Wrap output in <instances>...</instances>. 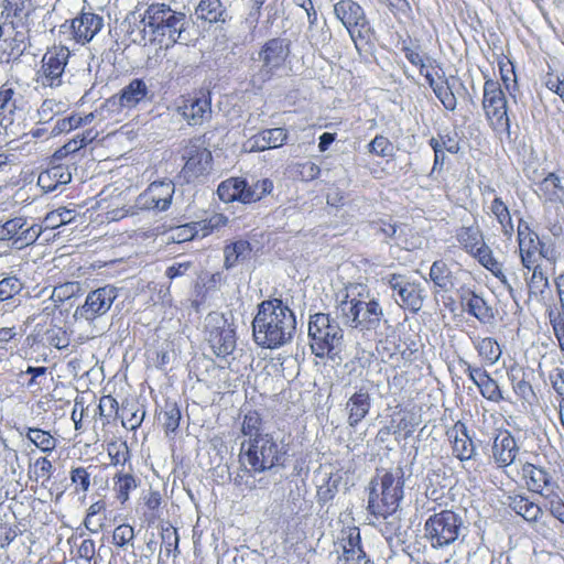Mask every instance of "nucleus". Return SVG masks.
Returning a JSON list of instances; mask_svg holds the SVG:
<instances>
[{
  "label": "nucleus",
  "instance_id": "59",
  "mask_svg": "<svg viewBox=\"0 0 564 564\" xmlns=\"http://www.w3.org/2000/svg\"><path fill=\"white\" fill-rule=\"evenodd\" d=\"M368 152L379 158H391L394 154L393 143L384 135L377 134L367 145Z\"/></svg>",
  "mask_w": 564,
  "mask_h": 564
},
{
  "label": "nucleus",
  "instance_id": "26",
  "mask_svg": "<svg viewBox=\"0 0 564 564\" xmlns=\"http://www.w3.org/2000/svg\"><path fill=\"white\" fill-rule=\"evenodd\" d=\"M213 154L206 148H196L186 160L182 174L187 183L205 180L213 170Z\"/></svg>",
  "mask_w": 564,
  "mask_h": 564
},
{
  "label": "nucleus",
  "instance_id": "19",
  "mask_svg": "<svg viewBox=\"0 0 564 564\" xmlns=\"http://www.w3.org/2000/svg\"><path fill=\"white\" fill-rule=\"evenodd\" d=\"M336 18L344 24L351 40L364 39V32L369 30V21L364 8L355 0H339L334 4Z\"/></svg>",
  "mask_w": 564,
  "mask_h": 564
},
{
  "label": "nucleus",
  "instance_id": "63",
  "mask_svg": "<svg viewBox=\"0 0 564 564\" xmlns=\"http://www.w3.org/2000/svg\"><path fill=\"white\" fill-rule=\"evenodd\" d=\"M53 463L45 456L37 457L31 465L29 473L34 475V479L48 480L53 475Z\"/></svg>",
  "mask_w": 564,
  "mask_h": 564
},
{
  "label": "nucleus",
  "instance_id": "58",
  "mask_svg": "<svg viewBox=\"0 0 564 564\" xmlns=\"http://www.w3.org/2000/svg\"><path fill=\"white\" fill-rule=\"evenodd\" d=\"M69 479L75 494H85L91 486L90 473L84 466L72 467Z\"/></svg>",
  "mask_w": 564,
  "mask_h": 564
},
{
  "label": "nucleus",
  "instance_id": "17",
  "mask_svg": "<svg viewBox=\"0 0 564 564\" xmlns=\"http://www.w3.org/2000/svg\"><path fill=\"white\" fill-rule=\"evenodd\" d=\"M336 546L338 547V564H376L367 554L361 539L360 529L356 525L340 530Z\"/></svg>",
  "mask_w": 564,
  "mask_h": 564
},
{
  "label": "nucleus",
  "instance_id": "36",
  "mask_svg": "<svg viewBox=\"0 0 564 564\" xmlns=\"http://www.w3.org/2000/svg\"><path fill=\"white\" fill-rule=\"evenodd\" d=\"M430 280L433 282L435 292H451L457 284V278L444 260H436L430 268Z\"/></svg>",
  "mask_w": 564,
  "mask_h": 564
},
{
  "label": "nucleus",
  "instance_id": "50",
  "mask_svg": "<svg viewBox=\"0 0 564 564\" xmlns=\"http://www.w3.org/2000/svg\"><path fill=\"white\" fill-rule=\"evenodd\" d=\"M94 113H88L86 116H80L79 113H72L68 117L58 119L53 127L51 134L59 135L62 133H68L79 127L88 124L93 121Z\"/></svg>",
  "mask_w": 564,
  "mask_h": 564
},
{
  "label": "nucleus",
  "instance_id": "15",
  "mask_svg": "<svg viewBox=\"0 0 564 564\" xmlns=\"http://www.w3.org/2000/svg\"><path fill=\"white\" fill-rule=\"evenodd\" d=\"M104 18L93 10L83 9L73 19L66 20L59 25V33L67 41L78 45L90 43L94 37L102 30Z\"/></svg>",
  "mask_w": 564,
  "mask_h": 564
},
{
  "label": "nucleus",
  "instance_id": "3",
  "mask_svg": "<svg viewBox=\"0 0 564 564\" xmlns=\"http://www.w3.org/2000/svg\"><path fill=\"white\" fill-rule=\"evenodd\" d=\"M517 242L525 285L530 294H543L549 288L547 265L554 267L557 261L555 246L541 240L523 219L518 223Z\"/></svg>",
  "mask_w": 564,
  "mask_h": 564
},
{
  "label": "nucleus",
  "instance_id": "55",
  "mask_svg": "<svg viewBox=\"0 0 564 564\" xmlns=\"http://www.w3.org/2000/svg\"><path fill=\"white\" fill-rule=\"evenodd\" d=\"M430 141H436L442 152L456 154L460 150V139L455 130L438 132L437 137L431 138Z\"/></svg>",
  "mask_w": 564,
  "mask_h": 564
},
{
  "label": "nucleus",
  "instance_id": "46",
  "mask_svg": "<svg viewBox=\"0 0 564 564\" xmlns=\"http://www.w3.org/2000/svg\"><path fill=\"white\" fill-rule=\"evenodd\" d=\"M196 14L199 19L209 22H226L227 12L220 0H200Z\"/></svg>",
  "mask_w": 564,
  "mask_h": 564
},
{
  "label": "nucleus",
  "instance_id": "44",
  "mask_svg": "<svg viewBox=\"0 0 564 564\" xmlns=\"http://www.w3.org/2000/svg\"><path fill=\"white\" fill-rule=\"evenodd\" d=\"M508 378L514 394L522 401L531 403L535 399L532 384L524 378L522 369L513 366L508 371Z\"/></svg>",
  "mask_w": 564,
  "mask_h": 564
},
{
  "label": "nucleus",
  "instance_id": "5",
  "mask_svg": "<svg viewBox=\"0 0 564 564\" xmlns=\"http://www.w3.org/2000/svg\"><path fill=\"white\" fill-rule=\"evenodd\" d=\"M404 496V473L401 467L377 473L369 485L368 511L387 519L397 512Z\"/></svg>",
  "mask_w": 564,
  "mask_h": 564
},
{
  "label": "nucleus",
  "instance_id": "52",
  "mask_svg": "<svg viewBox=\"0 0 564 564\" xmlns=\"http://www.w3.org/2000/svg\"><path fill=\"white\" fill-rule=\"evenodd\" d=\"M72 546V554L75 560L90 562L96 554L95 541L90 538L72 536L68 539Z\"/></svg>",
  "mask_w": 564,
  "mask_h": 564
},
{
  "label": "nucleus",
  "instance_id": "60",
  "mask_svg": "<svg viewBox=\"0 0 564 564\" xmlns=\"http://www.w3.org/2000/svg\"><path fill=\"white\" fill-rule=\"evenodd\" d=\"M21 534L22 530L18 523L0 519V550H8Z\"/></svg>",
  "mask_w": 564,
  "mask_h": 564
},
{
  "label": "nucleus",
  "instance_id": "9",
  "mask_svg": "<svg viewBox=\"0 0 564 564\" xmlns=\"http://www.w3.org/2000/svg\"><path fill=\"white\" fill-rule=\"evenodd\" d=\"M484 79L481 106L485 118L495 133L509 137L511 120L506 89L488 75H484Z\"/></svg>",
  "mask_w": 564,
  "mask_h": 564
},
{
  "label": "nucleus",
  "instance_id": "49",
  "mask_svg": "<svg viewBox=\"0 0 564 564\" xmlns=\"http://www.w3.org/2000/svg\"><path fill=\"white\" fill-rule=\"evenodd\" d=\"M490 210L496 220L501 226L505 236L511 237L514 232V226L509 207L503 203L501 197H495L490 205Z\"/></svg>",
  "mask_w": 564,
  "mask_h": 564
},
{
  "label": "nucleus",
  "instance_id": "16",
  "mask_svg": "<svg viewBox=\"0 0 564 564\" xmlns=\"http://www.w3.org/2000/svg\"><path fill=\"white\" fill-rule=\"evenodd\" d=\"M176 110L189 126H202L212 116V95L204 88L181 95Z\"/></svg>",
  "mask_w": 564,
  "mask_h": 564
},
{
  "label": "nucleus",
  "instance_id": "34",
  "mask_svg": "<svg viewBox=\"0 0 564 564\" xmlns=\"http://www.w3.org/2000/svg\"><path fill=\"white\" fill-rule=\"evenodd\" d=\"M208 341L214 354L225 358L236 349V332L230 327H216L210 332Z\"/></svg>",
  "mask_w": 564,
  "mask_h": 564
},
{
  "label": "nucleus",
  "instance_id": "48",
  "mask_svg": "<svg viewBox=\"0 0 564 564\" xmlns=\"http://www.w3.org/2000/svg\"><path fill=\"white\" fill-rule=\"evenodd\" d=\"M25 437L45 454L52 453L57 446V440L51 434V432L40 427H28L25 431Z\"/></svg>",
  "mask_w": 564,
  "mask_h": 564
},
{
  "label": "nucleus",
  "instance_id": "20",
  "mask_svg": "<svg viewBox=\"0 0 564 564\" xmlns=\"http://www.w3.org/2000/svg\"><path fill=\"white\" fill-rule=\"evenodd\" d=\"M175 185L172 180L154 181L138 196L137 205L145 210H167L172 204Z\"/></svg>",
  "mask_w": 564,
  "mask_h": 564
},
{
  "label": "nucleus",
  "instance_id": "10",
  "mask_svg": "<svg viewBox=\"0 0 564 564\" xmlns=\"http://www.w3.org/2000/svg\"><path fill=\"white\" fill-rule=\"evenodd\" d=\"M291 55V42L282 37H272L263 43L258 56L261 62L259 70L252 76L253 87L262 86L272 80L280 70L285 68Z\"/></svg>",
  "mask_w": 564,
  "mask_h": 564
},
{
  "label": "nucleus",
  "instance_id": "47",
  "mask_svg": "<svg viewBox=\"0 0 564 564\" xmlns=\"http://www.w3.org/2000/svg\"><path fill=\"white\" fill-rule=\"evenodd\" d=\"M106 509L107 503L102 499L93 502L88 507L83 522L88 531H90L91 533H98L104 529Z\"/></svg>",
  "mask_w": 564,
  "mask_h": 564
},
{
  "label": "nucleus",
  "instance_id": "27",
  "mask_svg": "<svg viewBox=\"0 0 564 564\" xmlns=\"http://www.w3.org/2000/svg\"><path fill=\"white\" fill-rule=\"evenodd\" d=\"M11 31L4 40L3 54L7 55L6 62H13L31 45V28L30 24H8Z\"/></svg>",
  "mask_w": 564,
  "mask_h": 564
},
{
  "label": "nucleus",
  "instance_id": "62",
  "mask_svg": "<svg viewBox=\"0 0 564 564\" xmlns=\"http://www.w3.org/2000/svg\"><path fill=\"white\" fill-rule=\"evenodd\" d=\"M162 501V495L158 490H151L145 497L144 505L148 510V512H145V519L149 525L154 524L155 521L160 518L159 510Z\"/></svg>",
  "mask_w": 564,
  "mask_h": 564
},
{
  "label": "nucleus",
  "instance_id": "29",
  "mask_svg": "<svg viewBox=\"0 0 564 564\" xmlns=\"http://www.w3.org/2000/svg\"><path fill=\"white\" fill-rule=\"evenodd\" d=\"M519 476L527 488L535 494L543 495V490L550 487H557L551 474L542 466L525 462L520 464Z\"/></svg>",
  "mask_w": 564,
  "mask_h": 564
},
{
  "label": "nucleus",
  "instance_id": "21",
  "mask_svg": "<svg viewBox=\"0 0 564 564\" xmlns=\"http://www.w3.org/2000/svg\"><path fill=\"white\" fill-rule=\"evenodd\" d=\"M117 296L118 291L112 285L108 284L98 288L88 293L85 303L77 307L75 317L94 321L110 310Z\"/></svg>",
  "mask_w": 564,
  "mask_h": 564
},
{
  "label": "nucleus",
  "instance_id": "64",
  "mask_svg": "<svg viewBox=\"0 0 564 564\" xmlns=\"http://www.w3.org/2000/svg\"><path fill=\"white\" fill-rule=\"evenodd\" d=\"M23 284L17 276H6L0 281V302L12 299L19 294Z\"/></svg>",
  "mask_w": 564,
  "mask_h": 564
},
{
  "label": "nucleus",
  "instance_id": "28",
  "mask_svg": "<svg viewBox=\"0 0 564 564\" xmlns=\"http://www.w3.org/2000/svg\"><path fill=\"white\" fill-rule=\"evenodd\" d=\"M371 406L370 392L365 387L357 389L345 404L348 426L356 429L369 415Z\"/></svg>",
  "mask_w": 564,
  "mask_h": 564
},
{
  "label": "nucleus",
  "instance_id": "39",
  "mask_svg": "<svg viewBox=\"0 0 564 564\" xmlns=\"http://www.w3.org/2000/svg\"><path fill=\"white\" fill-rule=\"evenodd\" d=\"M148 93V86L144 80L134 78L117 95L118 104L122 108H134L145 99Z\"/></svg>",
  "mask_w": 564,
  "mask_h": 564
},
{
  "label": "nucleus",
  "instance_id": "43",
  "mask_svg": "<svg viewBox=\"0 0 564 564\" xmlns=\"http://www.w3.org/2000/svg\"><path fill=\"white\" fill-rule=\"evenodd\" d=\"M98 137V131L88 129L83 133L75 135L72 140L66 142L63 147L57 149L53 158L57 161L66 159L69 155L77 153L79 150L91 143Z\"/></svg>",
  "mask_w": 564,
  "mask_h": 564
},
{
  "label": "nucleus",
  "instance_id": "14",
  "mask_svg": "<svg viewBox=\"0 0 564 564\" xmlns=\"http://www.w3.org/2000/svg\"><path fill=\"white\" fill-rule=\"evenodd\" d=\"M339 310L345 324L351 328L369 330L376 328L381 319L382 310L377 300L364 302L356 297L340 302Z\"/></svg>",
  "mask_w": 564,
  "mask_h": 564
},
{
  "label": "nucleus",
  "instance_id": "40",
  "mask_svg": "<svg viewBox=\"0 0 564 564\" xmlns=\"http://www.w3.org/2000/svg\"><path fill=\"white\" fill-rule=\"evenodd\" d=\"M252 252L251 243L248 240L239 239L227 243L224 247V268L230 270L250 258Z\"/></svg>",
  "mask_w": 564,
  "mask_h": 564
},
{
  "label": "nucleus",
  "instance_id": "32",
  "mask_svg": "<svg viewBox=\"0 0 564 564\" xmlns=\"http://www.w3.org/2000/svg\"><path fill=\"white\" fill-rule=\"evenodd\" d=\"M72 181V174L68 166L64 164L52 165L39 174L37 185L45 193L56 191L59 186L66 185Z\"/></svg>",
  "mask_w": 564,
  "mask_h": 564
},
{
  "label": "nucleus",
  "instance_id": "41",
  "mask_svg": "<svg viewBox=\"0 0 564 564\" xmlns=\"http://www.w3.org/2000/svg\"><path fill=\"white\" fill-rule=\"evenodd\" d=\"M75 210L66 207H58L45 215L41 224H34L32 227L39 228L35 230L36 239L46 230L57 229L75 219Z\"/></svg>",
  "mask_w": 564,
  "mask_h": 564
},
{
  "label": "nucleus",
  "instance_id": "7",
  "mask_svg": "<svg viewBox=\"0 0 564 564\" xmlns=\"http://www.w3.org/2000/svg\"><path fill=\"white\" fill-rule=\"evenodd\" d=\"M401 52L404 54L406 61L419 69L420 75L425 78L443 107L448 111H454L457 107V98L448 84V79L444 76L440 80L434 78L430 68L433 67L436 61L431 58L430 55L423 51L419 41L412 40L411 37L402 40Z\"/></svg>",
  "mask_w": 564,
  "mask_h": 564
},
{
  "label": "nucleus",
  "instance_id": "18",
  "mask_svg": "<svg viewBox=\"0 0 564 564\" xmlns=\"http://www.w3.org/2000/svg\"><path fill=\"white\" fill-rule=\"evenodd\" d=\"M389 286L399 296L397 301L404 311L417 313L425 300V290L421 282L406 280L402 274L392 273L388 279Z\"/></svg>",
  "mask_w": 564,
  "mask_h": 564
},
{
  "label": "nucleus",
  "instance_id": "51",
  "mask_svg": "<svg viewBox=\"0 0 564 564\" xmlns=\"http://www.w3.org/2000/svg\"><path fill=\"white\" fill-rule=\"evenodd\" d=\"M122 426L130 431H137L145 416L144 409L137 402H126L122 404Z\"/></svg>",
  "mask_w": 564,
  "mask_h": 564
},
{
  "label": "nucleus",
  "instance_id": "1",
  "mask_svg": "<svg viewBox=\"0 0 564 564\" xmlns=\"http://www.w3.org/2000/svg\"><path fill=\"white\" fill-rule=\"evenodd\" d=\"M264 421L257 410L248 411L241 422V433L248 437L241 444L239 462L251 474H261L283 465L288 447L279 444L271 433H263Z\"/></svg>",
  "mask_w": 564,
  "mask_h": 564
},
{
  "label": "nucleus",
  "instance_id": "54",
  "mask_svg": "<svg viewBox=\"0 0 564 564\" xmlns=\"http://www.w3.org/2000/svg\"><path fill=\"white\" fill-rule=\"evenodd\" d=\"M97 414L99 415L102 425H107L111 421H115L119 414V403L117 399L111 394L102 395L99 399Z\"/></svg>",
  "mask_w": 564,
  "mask_h": 564
},
{
  "label": "nucleus",
  "instance_id": "35",
  "mask_svg": "<svg viewBox=\"0 0 564 564\" xmlns=\"http://www.w3.org/2000/svg\"><path fill=\"white\" fill-rule=\"evenodd\" d=\"M139 484L140 480L133 473L126 471L123 468L118 469L112 476V492L116 501L124 506Z\"/></svg>",
  "mask_w": 564,
  "mask_h": 564
},
{
  "label": "nucleus",
  "instance_id": "22",
  "mask_svg": "<svg viewBox=\"0 0 564 564\" xmlns=\"http://www.w3.org/2000/svg\"><path fill=\"white\" fill-rule=\"evenodd\" d=\"M465 373L477 387L480 395L487 401L500 403L505 400L503 392L496 379L484 368L473 366L466 360H460Z\"/></svg>",
  "mask_w": 564,
  "mask_h": 564
},
{
  "label": "nucleus",
  "instance_id": "6",
  "mask_svg": "<svg viewBox=\"0 0 564 564\" xmlns=\"http://www.w3.org/2000/svg\"><path fill=\"white\" fill-rule=\"evenodd\" d=\"M454 239L457 242L458 249L476 260L505 288L512 290L511 281L503 271L502 262L496 258L494 250L486 242L485 234L477 223L457 227L454 230Z\"/></svg>",
  "mask_w": 564,
  "mask_h": 564
},
{
  "label": "nucleus",
  "instance_id": "42",
  "mask_svg": "<svg viewBox=\"0 0 564 564\" xmlns=\"http://www.w3.org/2000/svg\"><path fill=\"white\" fill-rule=\"evenodd\" d=\"M540 196L546 203L560 204L564 202V185L555 172H550L538 184Z\"/></svg>",
  "mask_w": 564,
  "mask_h": 564
},
{
  "label": "nucleus",
  "instance_id": "45",
  "mask_svg": "<svg viewBox=\"0 0 564 564\" xmlns=\"http://www.w3.org/2000/svg\"><path fill=\"white\" fill-rule=\"evenodd\" d=\"M107 455L109 457V465L116 468H123L126 464L130 463L132 454L126 440L116 437L106 444Z\"/></svg>",
  "mask_w": 564,
  "mask_h": 564
},
{
  "label": "nucleus",
  "instance_id": "53",
  "mask_svg": "<svg viewBox=\"0 0 564 564\" xmlns=\"http://www.w3.org/2000/svg\"><path fill=\"white\" fill-rule=\"evenodd\" d=\"M496 62L500 75L501 87H505L507 91H510L511 83L517 85V74L513 62L502 51L496 54Z\"/></svg>",
  "mask_w": 564,
  "mask_h": 564
},
{
  "label": "nucleus",
  "instance_id": "30",
  "mask_svg": "<svg viewBox=\"0 0 564 564\" xmlns=\"http://www.w3.org/2000/svg\"><path fill=\"white\" fill-rule=\"evenodd\" d=\"M507 506L528 523H538L543 517L542 507L524 492H512L508 495Z\"/></svg>",
  "mask_w": 564,
  "mask_h": 564
},
{
  "label": "nucleus",
  "instance_id": "4",
  "mask_svg": "<svg viewBox=\"0 0 564 564\" xmlns=\"http://www.w3.org/2000/svg\"><path fill=\"white\" fill-rule=\"evenodd\" d=\"M185 14L165 3H151L139 22L140 42L169 48L178 42L184 30Z\"/></svg>",
  "mask_w": 564,
  "mask_h": 564
},
{
  "label": "nucleus",
  "instance_id": "25",
  "mask_svg": "<svg viewBox=\"0 0 564 564\" xmlns=\"http://www.w3.org/2000/svg\"><path fill=\"white\" fill-rule=\"evenodd\" d=\"M35 230L40 229L29 226L24 217H14L0 223V241H13L20 248L29 246L36 241Z\"/></svg>",
  "mask_w": 564,
  "mask_h": 564
},
{
  "label": "nucleus",
  "instance_id": "31",
  "mask_svg": "<svg viewBox=\"0 0 564 564\" xmlns=\"http://www.w3.org/2000/svg\"><path fill=\"white\" fill-rule=\"evenodd\" d=\"M459 299L464 311H466L468 315L478 319L481 324H489L495 318L492 308L488 305L485 299L474 290H465L460 294Z\"/></svg>",
  "mask_w": 564,
  "mask_h": 564
},
{
  "label": "nucleus",
  "instance_id": "56",
  "mask_svg": "<svg viewBox=\"0 0 564 564\" xmlns=\"http://www.w3.org/2000/svg\"><path fill=\"white\" fill-rule=\"evenodd\" d=\"M134 538V528L129 523H121L112 530L111 543L116 547L127 549L129 545H133Z\"/></svg>",
  "mask_w": 564,
  "mask_h": 564
},
{
  "label": "nucleus",
  "instance_id": "23",
  "mask_svg": "<svg viewBox=\"0 0 564 564\" xmlns=\"http://www.w3.org/2000/svg\"><path fill=\"white\" fill-rule=\"evenodd\" d=\"M519 451L520 447L509 430H497L492 438L490 455L497 468L505 470L510 467L516 462Z\"/></svg>",
  "mask_w": 564,
  "mask_h": 564
},
{
  "label": "nucleus",
  "instance_id": "57",
  "mask_svg": "<svg viewBox=\"0 0 564 564\" xmlns=\"http://www.w3.org/2000/svg\"><path fill=\"white\" fill-rule=\"evenodd\" d=\"M65 109L63 101L55 98H46L42 101L37 109L39 122L47 123L54 119L55 116L62 113Z\"/></svg>",
  "mask_w": 564,
  "mask_h": 564
},
{
  "label": "nucleus",
  "instance_id": "13",
  "mask_svg": "<svg viewBox=\"0 0 564 564\" xmlns=\"http://www.w3.org/2000/svg\"><path fill=\"white\" fill-rule=\"evenodd\" d=\"M72 56L68 46L53 44L46 48L35 72V82L43 88H58L64 84L66 67Z\"/></svg>",
  "mask_w": 564,
  "mask_h": 564
},
{
  "label": "nucleus",
  "instance_id": "24",
  "mask_svg": "<svg viewBox=\"0 0 564 564\" xmlns=\"http://www.w3.org/2000/svg\"><path fill=\"white\" fill-rule=\"evenodd\" d=\"M446 437L451 444L452 454L459 462H468L476 455V446L469 436L467 425L457 421L447 429Z\"/></svg>",
  "mask_w": 564,
  "mask_h": 564
},
{
  "label": "nucleus",
  "instance_id": "37",
  "mask_svg": "<svg viewBox=\"0 0 564 564\" xmlns=\"http://www.w3.org/2000/svg\"><path fill=\"white\" fill-rule=\"evenodd\" d=\"M471 344L481 361L480 367L494 366L501 357L502 349L494 337H470Z\"/></svg>",
  "mask_w": 564,
  "mask_h": 564
},
{
  "label": "nucleus",
  "instance_id": "12",
  "mask_svg": "<svg viewBox=\"0 0 564 564\" xmlns=\"http://www.w3.org/2000/svg\"><path fill=\"white\" fill-rule=\"evenodd\" d=\"M273 188V182L270 178H261L249 184L245 177L231 176L219 183L217 195L226 204L238 202L249 205L271 194Z\"/></svg>",
  "mask_w": 564,
  "mask_h": 564
},
{
  "label": "nucleus",
  "instance_id": "38",
  "mask_svg": "<svg viewBox=\"0 0 564 564\" xmlns=\"http://www.w3.org/2000/svg\"><path fill=\"white\" fill-rule=\"evenodd\" d=\"M288 131L284 128L264 129L251 138V150L265 151L282 147L288 140Z\"/></svg>",
  "mask_w": 564,
  "mask_h": 564
},
{
  "label": "nucleus",
  "instance_id": "61",
  "mask_svg": "<svg viewBox=\"0 0 564 564\" xmlns=\"http://www.w3.org/2000/svg\"><path fill=\"white\" fill-rule=\"evenodd\" d=\"M161 540L167 556L171 554L177 556L180 554V536L176 528H174L172 524L162 527Z\"/></svg>",
  "mask_w": 564,
  "mask_h": 564
},
{
  "label": "nucleus",
  "instance_id": "11",
  "mask_svg": "<svg viewBox=\"0 0 564 564\" xmlns=\"http://www.w3.org/2000/svg\"><path fill=\"white\" fill-rule=\"evenodd\" d=\"M463 519L453 510H441L430 516L424 523V538L432 549L443 550L454 544L462 532Z\"/></svg>",
  "mask_w": 564,
  "mask_h": 564
},
{
  "label": "nucleus",
  "instance_id": "2",
  "mask_svg": "<svg viewBox=\"0 0 564 564\" xmlns=\"http://www.w3.org/2000/svg\"><path fill=\"white\" fill-rule=\"evenodd\" d=\"M294 311L280 297H269L257 305L252 338L263 349H279L291 343L296 332Z\"/></svg>",
  "mask_w": 564,
  "mask_h": 564
},
{
  "label": "nucleus",
  "instance_id": "8",
  "mask_svg": "<svg viewBox=\"0 0 564 564\" xmlns=\"http://www.w3.org/2000/svg\"><path fill=\"white\" fill-rule=\"evenodd\" d=\"M310 348L317 358L335 359L344 341L339 323L326 313L310 315L307 328Z\"/></svg>",
  "mask_w": 564,
  "mask_h": 564
},
{
  "label": "nucleus",
  "instance_id": "33",
  "mask_svg": "<svg viewBox=\"0 0 564 564\" xmlns=\"http://www.w3.org/2000/svg\"><path fill=\"white\" fill-rule=\"evenodd\" d=\"M33 11L32 0H4L2 4L4 24H30Z\"/></svg>",
  "mask_w": 564,
  "mask_h": 564
}]
</instances>
